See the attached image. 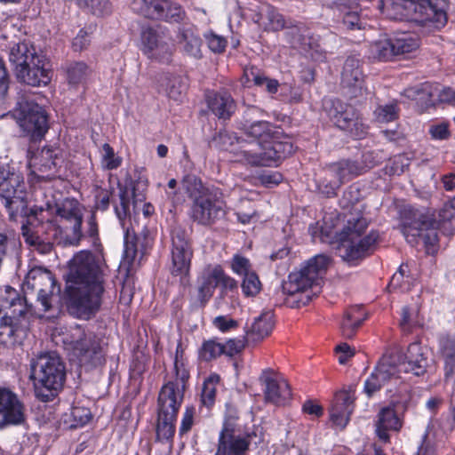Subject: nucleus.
<instances>
[{"label": "nucleus", "instance_id": "obj_61", "mask_svg": "<svg viewBox=\"0 0 455 455\" xmlns=\"http://www.w3.org/2000/svg\"><path fill=\"white\" fill-rule=\"evenodd\" d=\"M168 8L164 10L166 15L163 17V20L169 22H179L184 19L185 12L180 4L168 0Z\"/></svg>", "mask_w": 455, "mask_h": 455}, {"label": "nucleus", "instance_id": "obj_27", "mask_svg": "<svg viewBox=\"0 0 455 455\" xmlns=\"http://www.w3.org/2000/svg\"><path fill=\"white\" fill-rule=\"evenodd\" d=\"M403 426V419L395 411V404H390L380 409L375 422L376 434L383 442L389 441L388 432H397Z\"/></svg>", "mask_w": 455, "mask_h": 455}, {"label": "nucleus", "instance_id": "obj_34", "mask_svg": "<svg viewBox=\"0 0 455 455\" xmlns=\"http://www.w3.org/2000/svg\"><path fill=\"white\" fill-rule=\"evenodd\" d=\"M220 275V266L208 268L200 278L198 288L199 299L206 302L213 294L215 288L219 285L218 276Z\"/></svg>", "mask_w": 455, "mask_h": 455}, {"label": "nucleus", "instance_id": "obj_20", "mask_svg": "<svg viewBox=\"0 0 455 455\" xmlns=\"http://www.w3.org/2000/svg\"><path fill=\"white\" fill-rule=\"evenodd\" d=\"M355 399L354 386L335 394L329 409V419L334 428L343 430L347 427L355 409Z\"/></svg>", "mask_w": 455, "mask_h": 455}, {"label": "nucleus", "instance_id": "obj_17", "mask_svg": "<svg viewBox=\"0 0 455 455\" xmlns=\"http://www.w3.org/2000/svg\"><path fill=\"white\" fill-rule=\"evenodd\" d=\"M26 420V406L17 394L0 387V430L21 425Z\"/></svg>", "mask_w": 455, "mask_h": 455}, {"label": "nucleus", "instance_id": "obj_29", "mask_svg": "<svg viewBox=\"0 0 455 455\" xmlns=\"http://www.w3.org/2000/svg\"><path fill=\"white\" fill-rule=\"evenodd\" d=\"M207 102L210 109L219 118L228 119L235 113V101L227 92H219L209 95Z\"/></svg>", "mask_w": 455, "mask_h": 455}, {"label": "nucleus", "instance_id": "obj_23", "mask_svg": "<svg viewBox=\"0 0 455 455\" xmlns=\"http://www.w3.org/2000/svg\"><path fill=\"white\" fill-rule=\"evenodd\" d=\"M264 386L267 401L280 404L290 399L291 395L288 382L274 371H264L259 378Z\"/></svg>", "mask_w": 455, "mask_h": 455}, {"label": "nucleus", "instance_id": "obj_49", "mask_svg": "<svg viewBox=\"0 0 455 455\" xmlns=\"http://www.w3.org/2000/svg\"><path fill=\"white\" fill-rule=\"evenodd\" d=\"M398 114L399 108L396 101L380 105L374 111L375 119L380 124L395 121L397 119Z\"/></svg>", "mask_w": 455, "mask_h": 455}, {"label": "nucleus", "instance_id": "obj_47", "mask_svg": "<svg viewBox=\"0 0 455 455\" xmlns=\"http://www.w3.org/2000/svg\"><path fill=\"white\" fill-rule=\"evenodd\" d=\"M220 376L216 373L211 374L204 379L202 391V403L206 407H212L215 402L216 387L220 382Z\"/></svg>", "mask_w": 455, "mask_h": 455}, {"label": "nucleus", "instance_id": "obj_30", "mask_svg": "<svg viewBox=\"0 0 455 455\" xmlns=\"http://www.w3.org/2000/svg\"><path fill=\"white\" fill-rule=\"evenodd\" d=\"M341 82L345 87L362 89L363 76L360 67V61L355 57H348L343 66Z\"/></svg>", "mask_w": 455, "mask_h": 455}, {"label": "nucleus", "instance_id": "obj_46", "mask_svg": "<svg viewBox=\"0 0 455 455\" xmlns=\"http://www.w3.org/2000/svg\"><path fill=\"white\" fill-rule=\"evenodd\" d=\"M91 70L84 62L71 63L67 69V77L70 84L78 85L86 82Z\"/></svg>", "mask_w": 455, "mask_h": 455}, {"label": "nucleus", "instance_id": "obj_2", "mask_svg": "<svg viewBox=\"0 0 455 455\" xmlns=\"http://www.w3.org/2000/svg\"><path fill=\"white\" fill-rule=\"evenodd\" d=\"M387 19L440 29L447 23V0H371Z\"/></svg>", "mask_w": 455, "mask_h": 455}, {"label": "nucleus", "instance_id": "obj_1", "mask_svg": "<svg viewBox=\"0 0 455 455\" xmlns=\"http://www.w3.org/2000/svg\"><path fill=\"white\" fill-rule=\"evenodd\" d=\"M104 291L101 271L94 255L80 251L69 260L65 293L72 314L86 318L100 307Z\"/></svg>", "mask_w": 455, "mask_h": 455}, {"label": "nucleus", "instance_id": "obj_28", "mask_svg": "<svg viewBox=\"0 0 455 455\" xmlns=\"http://www.w3.org/2000/svg\"><path fill=\"white\" fill-rule=\"evenodd\" d=\"M172 273L176 275H186L190 267L192 250L189 243L180 237L172 239Z\"/></svg>", "mask_w": 455, "mask_h": 455}, {"label": "nucleus", "instance_id": "obj_26", "mask_svg": "<svg viewBox=\"0 0 455 455\" xmlns=\"http://www.w3.org/2000/svg\"><path fill=\"white\" fill-rule=\"evenodd\" d=\"M42 223V229L45 231L46 237L42 238L39 235V231H35L33 229L32 224H23L21 227L22 231V236L25 240V242L34 247L37 251H39L42 254H48L52 250V243L58 242V243H64V237H59V238H53L52 236V230L48 228V226H45V223Z\"/></svg>", "mask_w": 455, "mask_h": 455}, {"label": "nucleus", "instance_id": "obj_36", "mask_svg": "<svg viewBox=\"0 0 455 455\" xmlns=\"http://www.w3.org/2000/svg\"><path fill=\"white\" fill-rule=\"evenodd\" d=\"M331 264V259L325 254H318L308 259L302 267L310 278L319 284V281L323 278Z\"/></svg>", "mask_w": 455, "mask_h": 455}, {"label": "nucleus", "instance_id": "obj_9", "mask_svg": "<svg viewBox=\"0 0 455 455\" xmlns=\"http://www.w3.org/2000/svg\"><path fill=\"white\" fill-rule=\"evenodd\" d=\"M438 223L418 210H405L402 216L401 231L406 241L416 245L421 239L427 253L437 250Z\"/></svg>", "mask_w": 455, "mask_h": 455}, {"label": "nucleus", "instance_id": "obj_32", "mask_svg": "<svg viewBox=\"0 0 455 455\" xmlns=\"http://www.w3.org/2000/svg\"><path fill=\"white\" fill-rule=\"evenodd\" d=\"M132 8L134 12L153 20H163L168 8V0H132Z\"/></svg>", "mask_w": 455, "mask_h": 455}, {"label": "nucleus", "instance_id": "obj_11", "mask_svg": "<svg viewBox=\"0 0 455 455\" xmlns=\"http://www.w3.org/2000/svg\"><path fill=\"white\" fill-rule=\"evenodd\" d=\"M26 294H36V300L41 305V311L47 312L52 306L53 299L60 292L53 274L46 268L36 267L31 268L23 283Z\"/></svg>", "mask_w": 455, "mask_h": 455}, {"label": "nucleus", "instance_id": "obj_31", "mask_svg": "<svg viewBox=\"0 0 455 455\" xmlns=\"http://www.w3.org/2000/svg\"><path fill=\"white\" fill-rule=\"evenodd\" d=\"M253 20L265 30L278 31L283 29L285 26L283 15L269 5L262 6L259 13L253 17Z\"/></svg>", "mask_w": 455, "mask_h": 455}, {"label": "nucleus", "instance_id": "obj_21", "mask_svg": "<svg viewBox=\"0 0 455 455\" xmlns=\"http://www.w3.org/2000/svg\"><path fill=\"white\" fill-rule=\"evenodd\" d=\"M317 286L307 272L301 267L300 270L289 275L288 280L283 283L282 290L284 294L297 297L298 306L306 305L311 295L308 289Z\"/></svg>", "mask_w": 455, "mask_h": 455}, {"label": "nucleus", "instance_id": "obj_16", "mask_svg": "<svg viewBox=\"0 0 455 455\" xmlns=\"http://www.w3.org/2000/svg\"><path fill=\"white\" fill-rule=\"evenodd\" d=\"M61 160V149L58 147L47 146L30 156L28 166L39 180H51L56 177L57 168Z\"/></svg>", "mask_w": 455, "mask_h": 455}, {"label": "nucleus", "instance_id": "obj_25", "mask_svg": "<svg viewBox=\"0 0 455 455\" xmlns=\"http://www.w3.org/2000/svg\"><path fill=\"white\" fill-rule=\"evenodd\" d=\"M254 433L220 434L215 455H243L248 449Z\"/></svg>", "mask_w": 455, "mask_h": 455}, {"label": "nucleus", "instance_id": "obj_4", "mask_svg": "<svg viewBox=\"0 0 455 455\" xmlns=\"http://www.w3.org/2000/svg\"><path fill=\"white\" fill-rule=\"evenodd\" d=\"M345 218L342 228L335 234L340 257L352 262L371 254L379 240L378 232L371 231L363 235L368 221L360 210H355Z\"/></svg>", "mask_w": 455, "mask_h": 455}, {"label": "nucleus", "instance_id": "obj_45", "mask_svg": "<svg viewBox=\"0 0 455 455\" xmlns=\"http://www.w3.org/2000/svg\"><path fill=\"white\" fill-rule=\"evenodd\" d=\"M395 55L405 54L418 49L419 40L411 34L403 33L392 39Z\"/></svg>", "mask_w": 455, "mask_h": 455}, {"label": "nucleus", "instance_id": "obj_6", "mask_svg": "<svg viewBox=\"0 0 455 455\" xmlns=\"http://www.w3.org/2000/svg\"><path fill=\"white\" fill-rule=\"evenodd\" d=\"M183 188L193 201L190 217L195 222L211 226L225 216L227 205L220 189L205 188L195 176H187Z\"/></svg>", "mask_w": 455, "mask_h": 455}, {"label": "nucleus", "instance_id": "obj_24", "mask_svg": "<svg viewBox=\"0 0 455 455\" xmlns=\"http://www.w3.org/2000/svg\"><path fill=\"white\" fill-rule=\"evenodd\" d=\"M120 203L115 206L116 214L124 231V253L126 257L134 258L137 252L135 243V230L133 226L127 225V219H130V201L125 191L119 196Z\"/></svg>", "mask_w": 455, "mask_h": 455}, {"label": "nucleus", "instance_id": "obj_10", "mask_svg": "<svg viewBox=\"0 0 455 455\" xmlns=\"http://www.w3.org/2000/svg\"><path fill=\"white\" fill-rule=\"evenodd\" d=\"M12 116L21 130L33 140H40L48 130L45 111L28 94L19 97Z\"/></svg>", "mask_w": 455, "mask_h": 455}, {"label": "nucleus", "instance_id": "obj_54", "mask_svg": "<svg viewBox=\"0 0 455 455\" xmlns=\"http://www.w3.org/2000/svg\"><path fill=\"white\" fill-rule=\"evenodd\" d=\"M439 222L448 225L447 228L455 229V197L448 201L439 213Z\"/></svg>", "mask_w": 455, "mask_h": 455}, {"label": "nucleus", "instance_id": "obj_43", "mask_svg": "<svg viewBox=\"0 0 455 455\" xmlns=\"http://www.w3.org/2000/svg\"><path fill=\"white\" fill-rule=\"evenodd\" d=\"M160 88L172 100H179L182 96L180 78L171 74H164L158 79Z\"/></svg>", "mask_w": 455, "mask_h": 455}, {"label": "nucleus", "instance_id": "obj_37", "mask_svg": "<svg viewBox=\"0 0 455 455\" xmlns=\"http://www.w3.org/2000/svg\"><path fill=\"white\" fill-rule=\"evenodd\" d=\"M423 319L419 315V307L417 304L404 306L402 308L401 320L399 326L405 333H410L415 327L421 326Z\"/></svg>", "mask_w": 455, "mask_h": 455}, {"label": "nucleus", "instance_id": "obj_13", "mask_svg": "<svg viewBox=\"0 0 455 455\" xmlns=\"http://www.w3.org/2000/svg\"><path fill=\"white\" fill-rule=\"evenodd\" d=\"M165 379L166 383L162 387L158 395L157 412L177 416L183 402L189 373L188 371H171Z\"/></svg>", "mask_w": 455, "mask_h": 455}, {"label": "nucleus", "instance_id": "obj_56", "mask_svg": "<svg viewBox=\"0 0 455 455\" xmlns=\"http://www.w3.org/2000/svg\"><path fill=\"white\" fill-rule=\"evenodd\" d=\"M372 52L381 60H387L392 56L395 55L393 50V42L390 40H382L375 43L372 45Z\"/></svg>", "mask_w": 455, "mask_h": 455}, {"label": "nucleus", "instance_id": "obj_3", "mask_svg": "<svg viewBox=\"0 0 455 455\" xmlns=\"http://www.w3.org/2000/svg\"><path fill=\"white\" fill-rule=\"evenodd\" d=\"M34 217L52 230L53 238L64 237V243L79 245L82 237L84 207L76 199L67 198L60 204L49 201L42 205H35Z\"/></svg>", "mask_w": 455, "mask_h": 455}, {"label": "nucleus", "instance_id": "obj_18", "mask_svg": "<svg viewBox=\"0 0 455 455\" xmlns=\"http://www.w3.org/2000/svg\"><path fill=\"white\" fill-rule=\"evenodd\" d=\"M0 197L8 209L11 218L26 207L23 184L19 174L0 176Z\"/></svg>", "mask_w": 455, "mask_h": 455}, {"label": "nucleus", "instance_id": "obj_41", "mask_svg": "<svg viewBox=\"0 0 455 455\" xmlns=\"http://www.w3.org/2000/svg\"><path fill=\"white\" fill-rule=\"evenodd\" d=\"M291 44L294 48L309 53L310 57L315 60L320 61L325 59V52L320 48L317 41L313 37L297 36H294Z\"/></svg>", "mask_w": 455, "mask_h": 455}, {"label": "nucleus", "instance_id": "obj_39", "mask_svg": "<svg viewBox=\"0 0 455 455\" xmlns=\"http://www.w3.org/2000/svg\"><path fill=\"white\" fill-rule=\"evenodd\" d=\"M179 44L186 54L201 58V39L191 29H184L180 33Z\"/></svg>", "mask_w": 455, "mask_h": 455}, {"label": "nucleus", "instance_id": "obj_58", "mask_svg": "<svg viewBox=\"0 0 455 455\" xmlns=\"http://www.w3.org/2000/svg\"><path fill=\"white\" fill-rule=\"evenodd\" d=\"M231 268L234 273L239 275H245L248 273L253 272L249 259L240 254H235L233 256L231 260Z\"/></svg>", "mask_w": 455, "mask_h": 455}, {"label": "nucleus", "instance_id": "obj_7", "mask_svg": "<svg viewBox=\"0 0 455 455\" xmlns=\"http://www.w3.org/2000/svg\"><path fill=\"white\" fill-rule=\"evenodd\" d=\"M17 78L32 86L46 85L52 79L49 62L44 55L37 54L33 45L22 42L14 44L9 54Z\"/></svg>", "mask_w": 455, "mask_h": 455}, {"label": "nucleus", "instance_id": "obj_52", "mask_svg": "<svg viewBox=\"0 0 455 455\" xmlns=\"http://www.w3.org/2000/svg\"><path fill=\"white\" fill-rule=\"evenodd\" d=\"M241 287L244 296L255 297L259 293L262 284L259 275L253 271L243 275Z\"/></svg>", "mask_w": 455, "mask_h": 455}, {"label": "nucleus", "instance_id": "obj_55", "mask_svg": "<svg viewBox=\"0 0 455 455\" xmlns=\"http://www.w3.org/2000/svg\"><path fill=\"white\" fill-rule=\"evenodd\" d=\"M72 418L71 427H78L87 424L92 419V413L89 408L84 406H73L70 411Z\"/></svg>", "mask_w": 455, "mask_h": 455}, {"label": "nucleus", "instance_id": "obj_57", "mask_svg": "<svg viewBox=\"0 0 455 455\" xmlns=\"http://www.w3.org/2000/svg\"><path fill=\"white\" fill-rule=\"evenodd\" d=\"M85 4V8L96 16H105L111 12V4L108 0H81Z\"/></svg>", "mask_w": 455, "mask_h": 455}, {"label": "nucleus", "instance_id": "obj_48", "mask_svg": "<svg viewBox=\"0 0 455 455\" xmlns=\"http://www.w3.org/2000/svg\"><path fill=\"white\" fill-rule=\"evenodd\" d=\"M245 431L242 430V426L239 423V417L237 411L228 406L225 414L222 429L220 434L233 435V434H244Z\"/></svg>", "mask_w": 455, "mask_h": 455}, {"label": "nucleus", "instance_id": "obj_60", "mask_svg": "<svg viewBox=\"0 0 455 455\" xmlns=\"http://www.w3.org/2000/svg\"><path fill=\"white\" fill-rule=\"evenodd\" d=\"M209 49L213 52H222L227 46V40L213 32H209L204 35Z\"/></svg>", "mask_w": 455, "mask_h": 455}, {"label": "nucleus", "instance_id": "obj_64", "mask_svg": "<svg viewBox=\"0 0 455 455\" xmlns=\"http://www.w3.org/2000/svg\"><path fill=\"white\" fill-rule=\"evenodd\" d=\"M196 415V408L194 406H187L185 409V411L182 416L180 427V433L185 434L188 432L193 424H194V417Z\"/></svg>", "mask_w": 455, "mask_h": 455}, {"label": "nucleus", "instance_id": "obj_5", "mask_svg": "<svg viewBox=\"0 0 455 455\" xmlns=\"http://www.w3.org/2000/svg\"><path fill=\"white\" fill-rule=\"evenodd\" d=\"M257 113L261 111L256 108H248L238 126L247 137L251 139V142L245 143L243 140L233 137L228 132H220L218 136L220 148L227 151L234 150L237 156L236 161L241 162L243 158L242 148L260 152L271 138H278L280 135V130L269 122L254 120Z\"/></svg>", "mask_w": 455, "mask_h": 455}, {"label": "nucleus", "instance_id": "obj_50", "mask_svg": "<svg viewBox=\"0 0 455 455\" xmlns=\"http://www.w3.org/2000/svg\"><path fill=\"white\" fill-rule=\"evenodd\" d=\"M226 349L225 346L222 344L210 339L206 340L203 343L200 350H199V358L201 360L209 362L213 359H216L218 356H220L221 354H225Z\"/></svg>", "mask_w": 455, "mask_h": 455}, {"label": "nucleus", "instance_id": "obj_53", "mask_svg": "<svg viewBox=\"0 0 455 455\" xmlns=\"http://www.w3.org/2000/svg\"><path fill=\"white\" fill-rule=\"evenodd\" d=\"M101 164L107 170L116 169L122 164V158L116 156L113 148L108 143L102 146Z\"/></svg>", "mask_w": 455, "mask_h": 455}, {"label": "nucleus", "instance_id": "obj_12", "mask_svg": "<svg viewBox=\"0 0 455 455\" xmlns=\"http://www.w3.org/2000/svg\"><path fill=\"white\" fill-rule=\"evenodd\" d=\"M293 152L290 139L280 131L278 138H271L260 152L254 149L242 148L241 162L254 166H273Z\"/></svg>", "mask_w": 455, "mask_h": 455}, {"label": "nucleus", "instance_id": "obj_19", "mask_svg": "<svg viewBox=\"0 0 455 455\" xmlns=\"http://www.w3.org/2000/svg\"><path fill=\"white\" fill-rule=\"evenodd\" d=\"M29 379L33 382L36 397L49 402L57 396L65 381V371H31Z\"/></svg>", "mask_w": 455, "mask_h": 455}, {"label": "nucleus", "instance_id": "obj_15", "mask_svg": "<svg viewBox=\"0 0 455 455\" xmlns=\"http://www.w3.org/2000/svg\"><path fill=\"white\" fill-rule=\"evenodd\" d=\"M140 50L149 59L169 61L174 51L169 36L159 27H145L140 34Z\"/></svg>", "mask_w": 455, "mask_h": 455}, {"label": "nucleus", "instance_id": "obj_38", "mask_svg": "<svg viewBox=\"0 0 455 455\" xmlns=\"http://www.w3.org/2000/svg\"><path fill=\"white\" fill-rule=\"evenodd\" d=\"M407 370L428 367V360L420 343L413 342L409 345L407 353L403 355Z\"/></svg>", "mask_w": 455, "mask_h": 455}, {"label": "nucleus", "instance_id": "obj_42", "mask_svg": "<svg viewBox=\"0 0 455 455\" xmlns=\"http://www.w3.org/2000/svg\"><path fill=\"white\" fill-rule=\"evenodd\" d=\"M31 370H60L63 367L60 355L55 352L37 355L30 362Z\"/></svg>", "mask_w": 455, "mask_h": 455}, {"label": "nucleus", "instance_id": "obj_44", "mask_svg": "<svg viewBox=\"0 0 455 455\" xmlns=\"http://www.w3.org/2000/svg\"><path fill=\"white\" fill-rule=\"evenodd\" d=\"M177 416L157 412L156 436L160 441L171 440L175 433Z\"/></svg>", "mask_w": 455, "mask_h": 455}, {"label": "nucleus", "instance_id": "obj_22", "mask_svg": "<svg viewBox=\"0 0 455 455\" xmlns=\"http://www.w3.org/2000/svg\"><path fill=\"white\" fill-rule=\"evenodd\" d=\"M331 117L339 129L356 138H361L365 133V127L357 112L350 106H344L340 102L334 103V112L331 113Z\"/></svg>", "mask_w": 455, "mask_h": 455}, {"label": "nucleus", "instance_id": "obj_59", "mask_svg": "<svg viewBox=\"0 0 455 455\" xmlns=\"http://www.w3.org/2000/svg\"><path fill=\"white\" fill-rule=\"evenodd\" d=\"M440 349L447 360L455 356V334H444L439 339Z\"/></svg>", "mask_w": 455, "mask_h": 455}, {"label": "nucleus", "instance_id": "obj_8", "mask_svg": "<svg viewBox=\"0 0 455 455\" xmlns=\"http://www.w3.org/2000/svg\"><path fill=\"white\" fill-rule=\"evenodd\" d=\"M34 315L35 309L16 289L9 285L0 287V339L12 337L22 321Z\"/></svg>", "mask_w": 455, "mask_h": 455}, {"label": "nucleus", "instance_id": "obj_62", "mask_svg": "<svg viewBox=\"0 0 455 455\" xmlns=\"http://www.w3.org/2000/svg\"><path fill=\"white\" fill-rule=\"evenodd\" d=\"M334 351L336 358L341 365H345L355 354V348L347 343L338 345Z\"/></svg>", "mask_w": 455, "mask_h": 455}, {"label": "nucleus", "instance_id": "obj_40", "mask_svg": "<svg viewBox=\"0 0 455 455\" xmlns=\"http://www.w3.org/2000/svg\"><path fill=\"white\" fill-rule=\"evenodd\" d=\"M392 368L407 370L403 355L397 347L387 349L378 361L376 366V370H388Z\"/></svg>", "mask_w": 455, "mask_h": 455}, {"label": "nucleus", "instance_id": "obj_51", "mask_svg": "<svg viewBox=\"0 0 455 455\" xmlns=\"http://www.w3.org/2000/svg\"><path fill=\"white\" fill-rule=\"evenodd\" d=\"M389 371H372L369 378L365 380L364 390L371 395L376 391L379 390L381 387L390 379Z\"/></svg>", "mask_w": 455, "mask_h": 455}, {"label": "nucleus", "instance_id": "obj_63", "mask_svg": "<svg viewBox=\"0 0 455 455\" xmlns=\"http://www.w3.org/2000/svg\"><path fill=\"white\" fill-rule=\"evenodd\" d=\"M259 183L266 188L277 186L283 180V176L278 172H266L257 177Z\"/></svg>", "mask_w": 455, "mask_h": 455}, {"label": "nucleus", "instance_id": "obj_35", "mask_svg": "<svg viewBox=\"0 0 455 455\" xmlns=\"http://www.w3.org/2000/svg\"><path fill=\"white\" fill-rule=\"evenodd\" d=\"M274 328V315L271 311L263 312L255 318L248 335L253 340H261L268 336Z\"/></svg>", "mask_w": 455, "mask_h": 455}, {"label": "nucleus", "instance_id": "obj_14", "mask_svg": "<svg viewBox=\"0 0 455 455\" xmlns=\"http://www.w3.org/2000/svg\"><path fill=\"white\" fill-rule=\"evenodd\" d=\"M364 168L356 162L341 160L326 167V176L318 185L321 193L326 196L336 195L337 189L345 182L362 174Z\"/></svg>", "mask_w": 455, "mask_h": 455}, {"label": "nucleus", "instance_id": "obj_33", "mask_svg": "<svg viewBox=\"0 0 455 455\" xmlns=\"http://www.w3.org/2000/svg\"><path fill=\"white\" fill-rule=\"evenodd\" d=\"M364 319V314L359 307H352L346 311L340 323L342 336L346 339H352Z\"/></svg>", "mask_w": 455, "mask_h": 455}]
</instances>
